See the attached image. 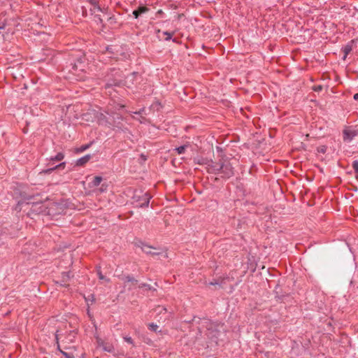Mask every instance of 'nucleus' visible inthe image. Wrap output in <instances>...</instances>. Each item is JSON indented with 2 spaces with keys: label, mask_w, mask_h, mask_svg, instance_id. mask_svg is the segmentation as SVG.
Returning a JSON list of instances; mask_svg holds the SVG:
<instances>
[{
  "label": "nucleus",
  "mask_w": 358,
  "mask_h": 358,
  "mask_svg": "<svg viewBox=\"0 0 358 358\" xmlns=\"http://www.w3.org/2000/svg\"><path fill=\"white\" fill-rule=\"evenodd\" d=\"M209 171L222 178H229L234 175V169L231 162L227 160L220 161L218 163H213L209 167Z\"/></svg>",
  "instance_id": "1"
},
{
  "label": "nucleus",
  "mask_w": 358,
  "mask_h": 358,
  "mask_svg": "<svg viewBox=\"0 0 358 358\" xmlns=\"http://www.w3.org/2000/svg\"><path fill=\"white\" fill-rule=\"evenodd\" d=\"M137 197L136 199V207L145 208L148 206L152 196L148 192H141V194Z\"/></svg>",
  "instance_id": "2"
},
{
  "label": "nucleus",
  "mask_w": 358,
  "mask_h": 358,
  "mask_svg": "<svg viewBox=\"0 0 358 358\" xmlns=\"http://www.w3.org/2000/svg\"><path fill=\"white\" fill-rule=\"evenodd\" d=\"M84 64L81 61V59H78L76 63L73 64L72 66V70L71 71V73L77 76V80H83L84 79V76L80 75V72L84 71Z\"/></svg>",
  "instance_id": "3"
},
{
  "label": "nucleus",
  "mask_w": 358,
  "mask_h": 358,
  "mask_svg": "<svg viewBox=\"0 0 358 358\" xmlns=\"http://www.w3.org/2000/svg\"><path fill=\"white\" fill-rule=\"evenodd\" d=\"M106 57L109 59H115L117 57V54L115 52V48L113 46H107L106 47V50L102 53L100 56V60L104 63H107L106 61Z\"/></svg>",
  "instance_id": "4"
},
{
  "label": "nucleus",
  "mask_w": 358,
  "mask_h": 358,
  "mask_svg": "<svg viewBox=\"0 0 358 358\" xmlns=\"http://www.w3.org/2000/svg\"><path fill=\"white\" fill-rule=\"evenodd\" d=\"M99 345L102 348V349L108 352H114L115 348L114 346L108 343H106L104 341H99Z\"/></svg>",
  "instance_id": "5"
},
{
  "label": "nucleus",
  "mask_w": 358,
  "mask_h": 358,
  "mask_svg": "<svg viewBox=\"0 0 358 358\" xmlns=\"http://www.w3.org/2000/svg\"><path fill=\"white\" fill-rule=\"evenodd\" d=\"M45 206L42 203H34L32 204L31 210L36 213H43Z\"/></svg>",
  "instance_id": "6"
},
{
  "label": "nucleus",
  "mask_w": 358,
  "mask_h": 358,
  "mask_svg": "<svg viewBox=\"0 0 358 358\" xmlns=\"http://www.w3.org/2000/svg\"><path fill=\"white\" fill-rule=\"evenodd\" d=\"M66 166V162H62V163H59V164L56 165V166H54L52 167H50L45 170H43V172L44 173H52L53 171L56 170V169H64Z\"/></svg>",
  "instance_id": "7"
},
{
  "label": "nucleus",
  "mask_w": 358,
  "mask_h": 358,
  "mask_svg": "<svg viewBox=\"0 0 358 358\" xmlns=\"http://www.w3.org/2000/svg\"><path fill=\"white\" fill-rule=\"evenodd\" d=\"M141 250L147 253V254H152L153 255H159V252H152V248L150 245H148L146 244H143L141 243V246H138Z\"/></svg>",
  "instance_id": "8"
},
{
  "label": "nucleus",
  "mask_w": 358,
  "mask_h": 358,
  "mask_svg": "<svg viewBox=\"0 0 358 358\" xmlns=\"http://www.w3.org/2000/svg\"><path fill=\"white\" fill-rule=\"evenodd\" d=\"M90 158H91V156L90 155H87L83 157H80L76 160V166H83L85 164H86L90 160Z\"/></svg>",
  "instance_id": "9"
},
{
  "label": "nucleus",
  "mask_w": 358,
  "mask_h": 358,
  "mask_svg": "<svg viewBox=\"0 0 358 358\" xmlns=\"http://www.w3.org/2000/svg\"><path fill=\"white\" fill-rule=\"evenodd\" d=\"M227 278H226L227 279ZM225 278L220 277L216 280L209 282L210 285H219L220 287H222L224 284Z\"/></svg>",
  "instance_id": "10"
},
{
  "label": "nucleus",
  "mask_w": 358,
  "mask_h": 358,
  "mask_svg": "<svg viewBox=\"0 0 358 358\" xmlns=\"http://www.w3.org/2000/svg\"><path fill=\"white\" fill-rule=\"evenodd\" d=\"M77 333L75 331H71L65 337L66 343H73L75 341Z\"/></svg>",
  "instance_id": "11"
},
{
  "label": "nucleus",
  "mask_w": 358,
  "mask_h": 358,
  "mask_svg": "<svg viewBox=\"0 0 358 358\" xmlns=\"http://www.w3.org/2000/svg\"><path fill=\"white\" fill-rule=\"evenodd\" d=\"M102 180H103L102 177H101V176H97L94 177L93 180L90 182L91 187L99 186L100 185V183L101 182Z\"/></svg>",
  "instance_id": "12"
},
{
  "label": "nucleus",
  "mask_w": 358,
  "mask_h": 358,
  "mask_svg": "<svg viewBox=\"0 0 358 358\" xmlns=\"http://www.w3.org/2000/svg\"><path fill=\"white\" fill-rule=\"evenodd\" d=\"M149 10V8L146 6H139L137 10H136V19L142 13H146Z\"/></svg>",
  "instance_id": "13"
},
{
  "label": "nucleus",
  "mask_w": 358,
  "mask_h": 358,
  "mask_svg": "<svg viewBox=\"0 0 358 358\" xmlns=\"http://www.w3.org/2000/svg\"><path fill=\"white\" fill-rule=\"evenodd\" d=\"M64 158V155L63 152H58L55 157H52L50 159V161H62Z\"/></svg>",
  "instance_id": "14"
},
{
  "label": "nucleus",
  "mask_w": 358,
  "mask_h": 358,
  "mask_svg": "<svg viewBox=\"0 0 358 358\" xmlns=\"http://www.w3.org/2000/svg\"><path fill=\"white\" fill-rule=\"evenodd\" d=\"M147 159H148V155H145V154H141L138 159V162L141 164H143V163H145L147 161Z\"/></svg>",
  "instance_id": "15"
},
{
  "label": "nucleus",
  "mask_w": 358,
  "mask_h": 358,
  "mask_svg": "<svg viewBox=\"0 0 358 358\" xmlns=\"http://www.w3.org/2000/svg\"><path fill=\"white\" fill-rule=\"evenodd\" d=\"M118 82H119V80L113 81L112 83L111 82H108L106 84V89H110L113 86L117 85Z\"/></svg>",
  "instance_id": "16"
},
{
  "label": "nucleus",
  "mask_w": 358,
  "mask_h": 358,
  "mask_svg": "<svg viewBox=\"0 0 358 358\" xmlns=\"http://www.w3.org/2000/svg\"><path fill=\"white\" fill-rule=\"evenodd\" d=\"M60 353L66 358H75L74 355L72 353L66 352L64 350H60Z\"/></svg>",
  "instance_id": "17"
},
{
  "label": "nucleus",
  "mask_w": 358,
  "mask_h": 358,
  "mask_svg": "<svg viewBox=\"0 0 358 358\" xmlns=\"http://www.w3.org/2000/svg\"><path fill=\"white\" fill-rule=\"evenodd\" d=\"M186 148H187V145H182V146L177 148L176 150L178 154L181 155L185 152Z\"/></svg>",
  "instance_id": "18"
},
{
  "label": "nucleus",
  "mask_w": 358,
  "mask_h": 358,
  "mask_svg": "<svg viewBox=\"0 0 358 358\" xmlns=\"http://www.w3.org/2000/svg\"><path fill=\"white\" fill-rule=\"evenodd\" d=\"M352 50V48L351 46L350 45H346L344 49H343V51H344V53H345V55H344V59L346 57V56L350 52V51Z\"/></svg>",
  "instance_id": "19"
},
{
  "label": "nucleus",
  "mask_w": 358,
  "mask_h": 358,
  "mask_svg": "<svg viewBox=\"0 0 358 358\" xmlns=\"http://www.w3.org/2000/svg\"><path fill=\"white\" fill-rule=\"evenodd\" d=\"M148 327H149V329L151 330V331H157L159 327L154 324V323H151L148 325Z\"/></svg>",
  "instance_id": "20"
},
{
  "label": "nucleus",
  "mask_w": 358,
  "mask_h": 358,
  "mask_svg": "<svg viewBox=\"0 0 358 358\" xmlns=\"http://www.w3.org/2000/svg\"><path fill=\"white\" fill-rule=\"evenodd\" d=\"M59 331H57L56 334H55V339H56V341H57V350L60 352V350H62L60 348V345L59 344Z\"/></svg>",
  "instance_id": "21"
},
{
  "label": "nucleus",
  "mask_w": 358,
  "mask_h": 358,
  "mask_svg": "<svg viewBox=\"0 0 358 358\" xmlns=\"http://www.w3.org/2000/svg\"><path fill=\"white\" fill-rule=\"evenodd\" d=\"M173 33H170V32H168V31H165L164 32V34L166 36V38H165V40L166 41H169L171 39L173 35Z\"/></svg>",
  "instance_id": "22"
},
{
  "label": "nucleus",
  "mask_w": 358,
  "mask_h": 358,
  "mask_svg": "<svg viewBox=\"0 0 358 358\" xmlns=\"http://www.w3.org/2000/svg\"><path fill=\"white\" fill-rule=\"evenodd\" d=\"M352 168L356 173H358V161H354L352 162Z\"/></svg>",
  "instance_id": "23"
},
{
  "label": "nucleus",
  "mask_w": 358,
  "mask_h": 358,
  "mask_svg": "<svg viewBox=\"0 0 358 358\" xmlns=\"http://www.w3.org/2000/svg\"><path fill=\"white\" fill-rule=\"evenodd\" d=\"M123 338L125 341H127L129 343L131 344L133 343V339L131 336H124Z\"/></svg>",
  "instance_id": "24"
},
{
  "label": "nucleus",
  "mask_w": 358,
  "mask_h": 358,
  "mask_svg": "<svg viewBox=\"0 0 358 358\" xmlns=\"http://www.w3.org/2000/svg\"><path fill=\"white\" fill-rule=\"evenodd\" d=\"M313 90L315 92H320L322 90V85H315L313 87Z\"/></svg>",
  "instance_id": "25"
},
{
  "label": "nucleus",
  "mask_w": 358,
  "mask_h": 358,
  "mask_svg": "<svg viewBox=\"0 0 358 358\" xmlns=\"http://www.w3.org/2000/svg\"><path fill=\"white\" fill-rule=\"evenodd\" d=\"M98 275H99V278L100 280H106L107 282L109 281V279H106V278L104 277V275L101 273V272L100 271H98Z\"/></svg>",
  "instance_id": "26"
},
{
  "label": "nucleus",
  "mask_w": 358,
  "mask_h": 358,
  "mask_svg": "<svg viewBox=\"0 0 358 358\" xmlns=\"http://www.w3.org/2000/svg\"><path fill=\"white\" fill-rule=\"evenodd\" d=\"M343 134H344V138H351V137L350 136V132L349 131L345 130L343 131Z\"/></svg>",
  "instance_id": "27"
},
{
  "label": "nucleus",
  "mask_w": 358,
  "mask_h": 358,
  "mask_svg": "<svg viewBox=\"0 0 358 358\" xmlns=\"http://www.w3.org/2000/svg\"><path fill=\"white\" fill-rule=\"evenodd\" d=\"M6 27V23L3 20L0 19V29H3Z\"/></svg>",
  "instance_id": "28"
},
{
  "label": "nucleus",
  "mask_w": 358,
  "mask_h": 358,
  "mask_svg": "<svg viewBox=\"0 0 358 358\" xmlns=\"http://www.w3.org/2000/svg\"><path fill=\"white\" fill-rule=\"evenodd\" d=\"M89 147H90V145H83V146L80 148V150H81V151H84V150H87Z\"/></svg>",
  "instance_id": "29"
},
{
  "label": "nucleus",
  "mask_w": 358,
  "mask_h": 358,
  "mask_svg": "<svg viewBox=\"0 0 358 358\" xmlns=\"http://www.w3.org/2000/svg\"><path fill=\"white\" fill-rule=\"evenodd\" d=\"M63 275H64V277L66 276L67 278H70L69 273H64Z\"/></svg>",
  "instance_id": "30"
},
{
  "label": "nucleus",
  "mask_w": 358,
  "mask_h": 358,
  "mask_svg": "<svg viewBox=\"0 0 358 358\" xmlns=\"http://www.w3.org/2000/svg\"><path fill=\"white\" fill-rule=\"evenodd\" d=\"M354 99H355V100H358V93H357V94H355L354 95Z\"/></svg>",
  "instance_id": "31"
},
{
  "label": "nucleus",
  "mask_w": 358,
  "mask_h": 358,
  "mask_svg": "<svg viewBox=\"0 0 358 358\" xmlns=\"http://www.w3.org/2000/svg\"><path fill=\"white\" fill-rule=\"evenodd\" d=\"M90 300H92V301H94V296H92V298H90Z\"/></svg>",
  "instance_id": "32"
},
{
  "label": "nucleus",
  "mask_w": 358,
  "mask_h": 358,
  "mask_svg": "<svg viewBox=\"0 0 358 358\" xmlns=\"http://www.w3.org/2000/svg\"><path fill=\"white\" fill-rule=\"evenodd\" d=\"M90 300H92V301H94V296H92V298H90Z\"/></svg>",
  "instance_id": "33"
}]
</instances>
